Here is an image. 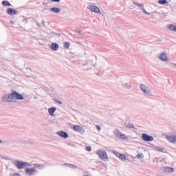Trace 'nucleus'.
Masks as SVG:
<instances>
[{
	"mask_svg": "<svg viewBox=\"0 0 176 176\" xmlns=\"http://www.w3.org/2000/svg\"><path fill=\"white\" fill-rule=\"evenodd\" d=\"M24 100V96L16 91H12L10 94L3 95L1 98L3 102H16V100Z\"/></svg>",
	"mask_w": 176,
	"mask_h": 176,
	"instance_id": "f257e3e1",
	"label": "nucleus"
},
{
	"mask_svg": "<svg viewBox=\"0 0 176 176\" xmlns=\"http://www.w3.org/2000/svg\"><path fill=\"white\" fill-rule=\"evenodd\" d=\"M96 153L103 162H109L108 153L104 150L100 148L96 151Z\"/></svg>",
	"mask_w": 176,
	"mask_h": 176,
	"instance_id": "f03ea898",
	"label": "nucleus"
},
{
	"mask_svg": "<svg viewBox=\"0 0 176 176\" xmlns=\"http://www.w3.org/2000/svg\"><path fill=\"white\" fill-rule=\"evenodd\" d=\"M14 164L18 170H21L23 168H25V167H31V164H29L28 162H25L20 160H16L14 162Z\"/></svg>",
	"mask_w": 176,
	"mask_h": 176,
	"instance_id": "7ed1b4c3",
	"label": "nucleus"
},
{
	"mask_svg": "<svg viewBox=\"0 0 176 176\" xmlns=\"http://www.w3.org/2000/svg\"><path fill=\"white\" fill-rule=\"evenodd\" d=\"M157 58L161 63H170V58L168 57V54H167V52H162L158 54Z\"/></svg>",
	"mask_w": 176,
	"mask_h": 176,
	"instance_id": "20e7f679",
	"label": "nucleus"
},
{
	"mask_svg": "<svg viewBox=\"0 0 176 176\" xmlns=\"http://www.w3.org/2000/svg\"><path fill=\"white\" fill-rule=\"evenodd\" d=\"M165 138L170 144L176 145V132H171L168 135H165Z\"/></svg>",
	"mask_w": 176,
	"mask_h": 176,
	"instance_id": "39448f33",
	"label": "nucleus"
},
{
	"mask_svg": "<svg viewBox=\"0 0 176 176\" xmlns=\"http://www.w3.org/2000/svg\"><path fill=\"white\" fill-rule=\"evenodd\" d=\"M87 8L92 13H96V14H102L101 10H100V8L97 7V6L89 5L87 7Z\"/></svg>",
	"mask_w": 176,
	"mask_h": 176,
	"instance_id": "423d86ee",
	"label": "nucleus"
},
{
	"mask_svg": "<svg viewBox=\"0 0 176 176\" xmlns=\"http://www.w3.org/2000/svg\"><path fill=\"white\" fill-rule=\"evenodd\" d=\"M113 133L117 138H120V140H129V136L126 135L124 133H122L119 129L114 130Z\"/></svg>",
	"mask_w": 176,
	"mask_h": 176,
	"instance_id": "0eeeda50",
	"label": "nucleus"
},
{
	"mask_svg": "<svg viewBox=\"0 0 176 176\" xmlns=\"http://www.w3.org/2000/svg\"><path fill=\"white\" fill-rule=\"evenodd\" d=\"M121 85L124 89H126V90H130L133 85H131V82H129L127 78L123 79L121 80Z\"/></svg>",
	"mask_w": 176,
	"mask_h": 176,
	"instance_id": "6e6552de",
	"label": "nucleus"
},
{
	"mask_svg": "<svg viewBox=\"0 0 176 176\" xmlns=\"http://www.w3.org/2000/svg\"><path fill=\"white\" fill-rule=\"evenodd\" d=\"M140 89L143 93H144V94H146V96L151 94V88L146 85L141 84L140 85Z\"/></svg>",
	"mask_w": 176,
	"mask_h": 176,
	"instance_id": "1a4fd4ad",
	"label": "nucleus"
},
{
	"mask_svg": "<svg viewBox=\"0 0 176 176\" xmlns=\"http://www.w3.org/2000/svg\"><path fill=\"white\" fill-rule=\"evenodd\" d=\"M142 140L143 141H145L146 142H151L153 141L154 138L153 136H151L146 133H142Z\"/></svg>",
	"mask_w": 176,
	"mask_h": 176,
	"instance_id": "9d476101",
	"label": "nucleus"
},
{
	"mask_svg": "<svg viewBox=\"0 0 176 176\" xmlns=\"http://www.w3.org/2000/svg\"><path fill=\"white\" fill-rule=\"evenodd\" d=\"M133 5H135L136 6H138V8H140V9H141V10H142L143 13H144L145 14H147V15L151 14V13L145 10V8H144V4L139 3L138 2H136V1H133Z\"/></svg>",
	"mask_w": 176,
	"mask_h": 176,
	"instance_id": "9b49d317",
	"label": "nucleus"
},
{
	"mask_svg": "<svg viewBox=\"0 0 176 176\" xmlns=\"http://www.w3.org/2000/svg\"><path fill=\"white\" fill-rule=\"evenodd\" d=\"M57 135H58L59 137H60V138H69V135H68V133L64 131H59L58 132H56Z\"/></svg>",
	"mask_w": 176,
	"mask_h": 176,
	"instance_id": "f8f14e48",
	"label": "nucleus"
},
{
	"mask_svg": "<svg viewBox=\"0 0 176 176\" xmlns=\"http://www.w3.org/2000/svg\"><path fill=\"white\" fill-rule=\"evenodd\" d=\"M25 173L28 175H35L36 173H38V170H36L34 167L33 168H26L25 169Z\"/></svg>",
	"mask_w": 176,
	"mask_h": 176,
	"instance_id": "ddd939ff",
	"label": "nucleus"
},
{
	"mask_svg": "<svg viewBox=\"0 0 176 176\" xmlns=\"http://www.w3.org/2000/svg\"><path fill=\"white\" fill-rule=\"evenodd\" d=\"M6 13H7V14H9L10 16H13V14H17L19 12L16 10H14L12 8H9L7 9Z\"/></svg>",
	"mask_w": 176,
	"mask_h": 176,
	"instance_id": "4468645a",
	"label": "nucleus"
},
{
	"mask_svg": "<svg viewBox=\"0 0 176 176\" xmlns=\"http://www.w3.org/2000/svg\"><path fill=\"white\" fill-rule=\"evenodd\" d=\"M73 129L74 131H76L77 133H80V131H83L84 130L83 127L80 125H74Z\"/></svg>",
	"mask_w": 176,
	"mask_h": 176,
	"instance_id": "2eb2a0df",
	"label": "nucleus"
},
{
	"mask_svg": "<svg viewBox=\"0 0 176 176\" xmlns=\"http://www.w3.org/2000/svg\"><path fill=\"white\" fill-rule=\"evenodd\" d=\"M163 171L164 173H174V168L170 166H165L163 168Z\"/></svg>",
	"mask_w": 176,
	"mask_h": 176,
	"instance_id": "dca6fc26",
	"label": "nucleus"
},
{
	"mask_svg": "<svg viewBox=\"0 0 176 176\" xmlns=\"http://www.w3.org/2000/svg\"><path fill=\"white\" fill-rule=\"evenodd\" d=\"M51 49L54 52H57V50L60 49V45H58L56 43H52L51 45Z\"/></svg>",
	"mask_w": 176,
	"mask_h": 176,
	"instance_id": "f3484780",
	"label": "nucleus"
},
{
	"mask_svg": "<svg viewBox=\"0 0 176 176\" xmlns=\"http://www.w3.org/2000/svg\"><path fill=\"white\" fill-rule=\"evenodd\" d=\"M167 28L169 30V31H173L174 32H176V25L174 24H169L167 25Z\"/></svg>",
	"mask_w": 176,
	"mask_h": 176,
	"instance_id": "a211bd4d",
	"label": "nucleus"
},
{
	"mask_svg": "<svg viewBox=\"0 0 176 176\" xmlns=\"http://www.w3.org/2000/svg\"><path fill=\"white\" fill-rule=\"evenodd\" d=\"M57 108L56 107H50L48 109V112L51 116H54V112H56V110Z\"/></svg>",
	"mask_w": 176,
	"mask_h": 176,
	"instance_id": "6ab92c4d",
	"label": "nucleus"
},
{
	"mask_svg": "<svg viewBox=\"0 0 176 176\" xmlns=\"http://www.w3.org/2000/svg\"><path fill=\"white\" fill-rule=\"evenodd\" d=\"M33 166L36 170V168H38V170H43V168H45V165H42L40 164H34Z\"/></svg>",
	"mask_w": 176,
	"mask_h": 176,
	"instance_id": "aec40b11",
	"label": "nucleus"
},
{
	"mask_svg": "<svg viewBox=\"0 0 176 176\" xmlns=\"http://www.w3.org/2000/svg\"><path fill=\"white\" fill-rule=\"evenodd\" d=\"M0 159H2V160H8V161L12 160L11 157H10L8 155H3V154H0Z\"/></svg>",
	"mask_w": 176,
	"mask_h": 176,
	"instance_id": "412c9836",
	"label": "nucleus"
},
{
	"mask_svg": "<svg viewBox=\"0 0 176 176\" xmlns=\"http://www.w3.org/2000/svg\"><path fill=\"white\" fill-rule=\"evenodd\" d=\"M50 12H54V13H58L59 12L61 11V10L59 8H56V7L50 8Z\"/></svg>",
	"mask_w": 176,
	"mask_h": 176,
	"instance_id": "4be33fe9",
	"label": "nucleus"
},
{
	"mask_svg": "<svg viewBox=\"0 0 176 176\" xmlns=\"http://www.w3.org/2000/svg\"><path fill=\"white\" fill-rule=\"evenodd\" d=\"M155 151L157 152H162L163 153H166V149L162 148L161 147H155Z\"/></svg>",
	"mask_w": 176,
	"mask_h": 176,
	"instance_id": "5701e85b",
	"label": "nucleus"
},
{
	"mask_svg": "<svg viewBox=\"0 0 176 176\" xmlns=\"http://www.w3.org/2000/svg\"><path fill=\"white\" fill-rule=\"evenodd\" d=\"M2 6H12V4H10V3H9V1H3Z\"/></svg>",
	"mask_w": 176,
	"mask_h": 176,
	"instance_id": "b1692460",
	"label": "nucleus"
},
{
	"mask_svg": "<svg viewBox=\"0 0 176 176\" xmlns=\"http://www.w3.org/2000/svg\"><path fill=\"white\" fill-rule=\"evenodd\" d=\"M63 46L65 49H69V47L71 46V43H69V42H65L63 43Z\"/></svg>",
	"mask_w": 176,
	"mask_h": 176,
	"instance_id": "393cba45",
	"label": "nucleus"
},
{
	"mask_svg": "<svg viewBox=\"0 0 176 176\" xmlns=\"http://www.w3.org/2000/svg\"><path fill=\"white\" fill-rule=\"evenodd\" d=\"M65 166H68V167H69V168H73L74 170H76V168H78V166H76L74 164H65Z\"/></svg>",
	"mask_w": 176,
	"mask_h": 176,
	"instance_id": "a878e982",
	"label": "nucleus"
},
{
	"mask_svg": "<svg viewBox=\"0 0 176 176\" xmlns=\"http://www.w3.org/2000/svg\"><path fill=\"white\" fill-rule=\"evenodd\" d=\"M118 157L119 159H120V160H126V155L124 154H120Z\"/></svg>",
	"mask_w": 176,
	"mask_h": 176,
	"instance_id": "bb28decb",
	"label": "nucleus"
},
{
	"mask_svg": "<svg viewBox=\"0 0 176 176\" xmlns=\"http://www.w3.org/2000/svg\"><path fill=\"white\" fill-rule=\"evenodd\" d=\"M158 3H160V5H166L167 0H159Z\"/></svg>",
	"mask_w": 176,
	"mask_h": 176,
	"instance_id": "cd10ccee",
	"label": "nucleus"
},
{
	"mask_svg": "<svg viewBox=\"0 0 176 176\" xmlns=\"http://www.w3.org/2000/svg\"><path fill=\"white\" fill-rule=\"evenodd\" d=\"M111 153H113V155H115V156H116L117 157H119V155H120V154L119 153V152H118V151H116V150H113V151H111Z\"/></svg>",
	"mask_w": 176,
	"mask_h": 176,
	"instance_id": "c85d7f7f",
	"label": "nucleus"
},
{
	"mask_svg": "<svg viewBox=\"0 0 176 176\" xmlns=\"http://www.w3.org/2000/svg\"><path fill=\"white\" fill-rule=\"evenodd\" d=\"M136 157L137 159H144V154L140 153L136 155Z\"/></svg>",
	"mask_w": 176,
	"mask_h": 176,
	"instance_id": "c756f323",
	"label": "nucleus"
},
{
	"mask_svg": "<svg viewBox=\"0 0 176 176\" xmlns=\"http://www.w3.org/2000/svg\"><path fill=\"white\" fill-rule=\"evenodd\" d=\"M126 127L128 129H134V125L131 123H128L127 125H126Z\"/></svg>",
	"mask_w": 176,
	"mask_h": 176,
	"instance_id": "7c9ffc66",
	"label": "nucleus"
},
{
	"mask_svg": "<svg viewBox=\"0 0 176 176\" xmlns=\"http://www.w3.org/2000/svg\"><path fill=\"white\" fill-rule=\"evenodd\" d=\"M96 129H98V131H101V126H100V125H96Z\"/></svg>",
	"mask_w": 176,
	"mask_h": 176,
	"instance_id": "2f4dec72",
	"label": "nucleus"
},
{
	"mask_svg": "<svg viewBox=\"0 0 176 176\" xmlns=\"http://www.w3.org/2000/svg\"><path fill=\"white\" fill-rule=\"evenodd\" d=\"M86 151H87L88 152H91V146H87L86 147Z\"/></svg>",
	"mask_w": 176,
	"mask_h": 176,
	"instance_id": "473e14b6",
	"label": "nucleus"
},
{
	"mask_svg": "<svg viewBox=\"0 0 176 176\" xmlns=\"http://www.w3.org/2000/svg\"><path fill=\"white\" fill-rule=\"evenodd\" d=\"M74 32H76L77 34H82V31L78 30H74Z\"/></svg>",
	"mask_w": 176,
	"mask_h": 176,
	"instance_id": "72a5a7b5",
	"label": "nucleus"
},
{
	"mask_svg": "<svg viewBox=\"0 0 176 176\" xmlns=\"http://www.w3.org/2000/svg\"><path fill=\"white\" fill-rule=\"evenodd\" d=\"M11 176H21V175H20V173H13Z\"/></svg>",
	"mask_w": 176,
	"mask_h": 176,
	"instance_id": "f704fd0d",
	"label": "nucleus"
},
{
	"mask_svg": "<svg viewBox=\"0 0 176 176\" xmlns=\"http://www.w3.org/2000/svg\"><path fill=\"white\" fill-rule=\"evenodd\" d=\"M55 101H56V102H58V104H63V102H61L60 100H56Z\"/></svg>",
	"mask_w": 176,
	"mask_h": 176,
	"instance_id": "c9c22d12",
	"label": "nucleus"
},
{
	"mask_svg": "<svg viewBox=\"0 0 176 176\" xmlns=\"http://www.w3.org/2000/svg\"><path fill=\"white\" fill-rule=\"evenodd\" d=\"M52 2H60V0H52Z\"/></svg>",
	"mask_w": 176,
	"mask_h": 176,
	"instance_id": "e433bc0d",
	"label": "nucleus"
},
{
	"mask_svg": "<svg viewBox=\"0 0 176 176\" xmlns=\"http://www.w3.org/2000/svg\"><path fill=\"white\" fill-rule=\"evenodd\" d=\"M11 24H14V22L13 21H10Z\"/></svg>",
	"mask_w": 176,
	"mask_h": 176,
	"instance_id": "4c0bfd02",
	"label": "nucleus"
},
{
	"mask_svg": "<svg viewBox=\"0 0 176 176\" xmlns=\"http://www.w3.org/2000/svg\"><path fill=\"white\" fill-rule=\"evenodd\" d=\"M171 65H175V63H171Z\"/></svg>",
	"mask_w": 176,
	"mask_h": 176,
	"instance_id": "58836bf2",
	"label": "nucleus"
},
{
	"mask_svg": "<svg viewBox=\"0 0 176 176\" xmlns=\"http://www.w3.org/2000/svg\"><path fill=\"white\" fill-rule=\"evenodd\" d=\"M0 144H2V140H0Z\"/></svg>",
	"mask_w": 176,
	"mask_h": 176,
	"instance_id": "ea45409f",
	"label": "nucleus"
}]
</instances>
